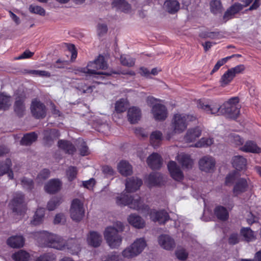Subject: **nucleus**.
I'll return each mask as SVG.
<instances>
[{"instance_id":"25","label":"nucleus","mask_w":261,"mask_h":261,"mask_svg":"<svg viewBox=\"0 0 261 261\" xmlns=\"http://www.w3.org/2000/svg\"><path fill=\"white\" fill-rule=\"evenodd\" d=\"M202 130L199 127L189 129L185 136V140L187 142H192L199 138L201 134Z\"/></svg>"},{"instance_id":"54","label":"nucleus","mask_w":261,"mask_h":261,"mask_svg":"<svg viewBox=\"0 0 261 261\" xmlns=\"http://www.w3.org/2000/svg\"><path fill=\"white\" fill-rule=\"evenodd\" d=\"M36 261H56V256L51 253H44L40 255Z\"/></svg>"},{"instance_id":"17","label":"nucleus","mask_w":261,"mask_h":261,"mask_svg":"<svg viewBox=\"0 0 261 261\" xmlns=\"http://www.w3.org/2000/svg\"><path fill=\"white\" fill-rule=\"evenodd\" d=\"M62 185V183L60 179H51L45 185L44 190L48 193H55L61 190Z\"/></svg>"},{"instance_id":"57","label":"nucleus","mask_w":261,"mask_h":261,"mask_svg":"<svg viewBox=\"0 0 261 261\" xmlns=\"http://www.w3.org/2000/svg\"><path fill=\"white\" fill-rule=\"evenodd\" d=\"M20 182L24 189L30 190L33 188V181L31 179L24 177L21 179Z\"/></svg>"},{"instance_id":"4","label":"nucleus","mask_w":261,"mask_h":261,"mask_svg":"<svg viewBox=\"0 0 261 261\" xmlns=\"http://www.w3.org/2000/svg\"><path fill=\"white\" fill-rule=\"evenodd\" d=\"M195 119L196 117L191 115L175 114L172 121L171 130L167 132L166 139L170 140L175 134L182 133L187 127L188 122Z\"/></svg>"},{"instance_id":"7","label":"nucleus","mask_w":261,"mask_h":261,"mask_svg":"<svg viewBox=\"0 0 261 261\" xmlns=\"http://www.w3.org/2000/svg\"><path fill=\"white\" fill-rule=\"evenodd\" d=\"M70 213L72 220L75 222L81 221L85 214L83 201L79 199H73L71 203Z\"/></svg>"},{"instance_id":"16","label":"nucleus","mask_w":261,"mask_h":261,"mask_svg":"<svg viewBox=\"0 0 261 261\" xmlns=\"http://www.w3.org/2000/svg\"><path fill=\"white\" fill-rule=\"evenodd\" d=\"M171 176L175 180L180 181L184 178V174L179 167L174 161H170L167 165Z\"/></svg>"},{"instance_id":"12","label":"nucleus","mask_w":261,"mask_h":261,"mask_svg":"<svg viewBox=\"0 0 261 261\" xmlns=\"http://www.w3.org/2000/svg\"><path fill=\"white\" fill-rule=\"evenodd\" d=\"M199 168L204 172H210L214 170L215 166L214 159L210 155L202 157L199 161Z\"/></svg>"},{"instance_id":"32","label":"nucleus","mask_w":261,"mask_h":261,"mask_svg":"<svg viewBox=\"0 0 261 261\" xmlns=\"http://www.w3.org/2000/svg\"><path fill=\"white\" fill-rule=\"evenodd\" d=\"M246 163V160L241 155H236L232 159V164L233 167L238 170L245 169Z\"/></svg>"},{"instance_id":"18","label":"nucleus","mask_w":261,"mask_h":261,"mask_svg":"<svg viewBox=\"0 0 261 261\" xmlns=\"http://www.w3.org/2000/svg\"><path fill=\"white\" fill-rule=\"evenodd\" d=\"M127 220L130 225L136 228L141 229L145 226V220L141 216L136 214L129 215Z\"/></svg>"},{"instance_id":"60","label":"nucleus","mask_w":261,"mask_h":261,"mask_svg":"<svg viewBox=\"0 0 261 261\" xmlns=\"http://www.w3.org/2000/svg\"><path fill=\"white\" fill-rule=\"evenodd\" d=\"M245 67L243 64H240L234 67L229 69L235 76L236 74L242 73L245 70Z\"/></svg>"},{"instance_id":"55","label":"nucleus","mask_w":261,"mask_h":261,"mask_svg":"<svg viewBox=\"0 0 261 261\" xmlns=\"http://www.w3.org/2000/svg\"><path fill=\"white\" fill-rule=\"evenodd\" d=\"M50 175V171L49 170L44 169L41 170L38 174L36 180L38 183L42 182L44 180L48 178Z\"/></svg>"},{"instance_id":"51","label":"nucleus","mask_w":261,"mask_h":261,"mask_svg":"<svg viewBox=\"0 0 261 261\" xmlns=\"http://www.w3.org/2000/svg\"><path fill=\"white\" fill-rule=\"evenodd\" d=\"M241 233L247 241H251L254 239V233L249 228L242 229Z\"/></svg>"},{"instance_id":"56","label":"nucleus","mask_w":261,"mask_h":261,"mask_svg":"<svg viewBox=\"0 0 261 261\" xmlns=\"http://www.w3.org/2000/svg\"><path fill=\"white\" fill-rule=\"evenodd\" d=\"M28 73L30 74L40 77H49L50 76V73L45 70H30Z\"/></svg>"},{"instance_id":"61","label":"nucleus","mask_w":261,"mask_h":261,"mask_svg":"<svg viewBox=\"0 0 261 261\" xmlns=\"http://www.w3.org/2000/svg\"><path fill=\"white\" fill-rule=\"evenodd\" d=\"M65 221V216L62 213H59L55 216L54 220V223L55 224L64 223Z\"/></svg>"},{"instance_id":"45","label":"nucleus","mask_w":261,"mask_h":261,"mask_svg":"<svg viewBox=\"0 0 261 261\" xmlns=\"http://www.w3.org/2000/svg\"><path fill=\"white\" fill-rule=\"evenodd\" d=\"M128 105V101L126 99H120L115 103V110L118 113L123 112L125 111Z\"/></svg>"},{"instance_id":"31","label":"nucleus","mask_w":261,"mask_h":261,"mask_svg":"<svg viewBox=\"0 0 261 261\" xmlns=\"http://www.w3.org/2000/svg\"><path fill=\"white\" fill-rule=\"evenodd\" d=\"M241 150L246 152L260 153L261 148L252 141H247L245 145L241 148Z\"/></svg>"},{"instance_id":"15","label":"nucleus","mask_w":261,"mask_h":261,"mask_svg":"<svg viewBox=\"0 0 261 261\" xmlns=\"http://www.w3.org/2000/svg\"><path fill=\"white\" fill-rule=\"evenodd\" d=\"M87 242L89 246L98 247L102 242V236L99 232L90 231L87 236Z\"/></svg>"},{"instance_id":"38","label":"nucleus","mask_w":261,"mask_h":261,"mask_svg":"<svg viewBox=\"0 0 261 261\" xmlns=\"http://www.w3.org/2000/svg\"><path fill=\"white\" fill-rule=\"evenodd\" d=\"M163 139L162 133L158 130L153 132L150 135V143L153 146H158Z\"/></svg>"},{"instance_id":"62","label":"nucleus","mask_w":261,"mask_h":261,"mask_svg":"<svg viewBox=\"0 0 261 261\" xmlns=\"http://www.w3.org/2000/svg\"><path fill=\"white\" fill-rule=\"evenodd\" d=\"M102 172L107 176H112L114 173V170L109 166H104L102 168Z\"/></svg>"},{"instance_id":"39","label":"nucleus","mask_w":261,"mask_h":261,"mask_svg":"<svg viewBox=\"0 0 261 261\" xmlns=\"http://www.w3.org/2000/svg\"><path fill=\"white\" fill-rule=\"evenodd\" d=\"M121 255L123 258L126 259H131L138 255L131 245L122 251Z\"/></svg>"},{"instance_id":"19","label":"nucleus","mask_w":261,"mask_h":261,"mask_svg":"<svg viewBox=\"0 0 261 261\" xmlns=\"http://www.w3.org/2000/svg\"><path fill=\"white\" fill-rule=\"evenodd\" d=\"M249 185V180L246 178H241L238 179L235 183L233 187V194L238 195L247 191Z\"/></svg>"},{"instance_id":"49","label":"nucleus","mask_w":261,"mask_h":261,"mask_svg":"<svg viewBox=\"0 0 261 261\" xmlns=\"http://www.w3.org/2000/svg\"><path fill=\"white\" fill-rule=\"evenodd\" d=\"M213 142L214 141L212 138H202L196 142L194 146L195 147H206L212 145Z\"/></svg>"},{"instance_id":"3","label":"nucleus","mask_w":261,"mask_h":261,"mask_svg":"<svg viewBox=\"0 0 261 261\" xmlns=\"http://www.w3.org/2000/svg\"><path fill=\"white\" fill-rule=\"evenodd\" d=\"M31 237L40 244L58 250H63L67 246L66 241L62 237L45 230L34 232Z\"/></svg>"},{"instance_id":"40","label":"nucleus","mask_w":261,"mask_h":261,"mask_svg":"<svg viewBox=\"0 0 261 261\" xmlns=\"http://www.w3.org/2000/svg\"><path fill=\"white\" fill-rule=\"evenodd\" d=\"M234 77V76L232 73L231 71L228 69L221 76L220 81L221 86L224 87L227 85L232 81Z\"/></svg>"},{"instance_id":"29","label":"nucleus","mask_w":261,"mask_h":261,"mask_svg":"<svg viewBox=\"0 0 261 261\" xmlns=\"http://www.w3.org/2000/svg\"><path fill=\"white\" fill-rule=\"evenodd\" d=\"M163 8L169 13H174L179 9V4L176 0H166Z\"/></svg>"},{"instance_id":"37","label":"nucleus","mask_w":261,"mask_h":261,"mask_svg":"<svg viewBox=\"0 0 261 261\" xmlns=\"http://www.w3.org/2000/svg\"><path fill=\"white\" fill-rule=\"evenodd\" d=\"M30 257L29 253L24 250H19L12 255L15 261H29Z\"/></svg>"},{"instance_id":"30","label":"nucleus","mask_w":261,"mask_h":261,"mask_svg":"<svg viewBox=\"0 0 261 261\" xmlns=\"http://www.w3.org/2000/svg\"><path fill=\"white\" fill-rule=\"evenodd\" d=\"M117 168L120 173L123 176L129 175L133 172L132 166L125 161H121Z\"/></svg>"},{"instance_id":"24","label":"nucleus","mask_w":261,"mask_h":261,"mask_svg":"<svg viewBox=\"0 0 261 261\" xmlns=\"http://www.w3.org/2000/svg\"><path fill=\"white\" fill-rule=\"evenodd\" d=\"M7 243L12 248H20L24 245V239L21 235L13 236L8 239Z\"/></svg>"},{"instance_id":"50","label":"nucleus","mask_w":261,"mask_h":261,"mask_svg":"<svg viewBox=\"0 0 261 261\" xmlns=\"http://www.w3.org/2000/svg\"><path fill=\"white\" fill-rule=\"evenodd\" d=\"M78 145L77 147L80 151V154L83 155H87L89 154L90 151L89 150L88 147H87L86 143L81 139H80L78 141Z\"/></svg>"},{"instance_id":"42","label":"nucleus","mask_w":261,"mask_h":261,"mask_svg":"<svg viewBox=\"0 0 261 261\" xmlns=\"http://www.w3.org/2000/svg\"><path fill=\"white\" fill-rule=\"evenodd\" d=\"M37 138V135L35 133L26 134L21 140V144L24 145H29L35 142Z\"/></svg>"},{"instance_id":"43","label":"nucleus","mask_w":261,"mask_h":261,"mask_svg":"<svg viewBox=\"0 0 261 261\" xmlns=\"http://www.w3.org/2000/svg\"><path fill=\"white\" fill-rule=\"evenodd\" d=\"M211 11L214 14L221 13L222 11V6L219 0H212L210 3Z\"/></svg>"},{"instance_id":"48","label":"nucleus","mask_w":261,"mask_h":261,"mask_svg":"<svg viewBox=\"0 0 261 261\" xmlns=\"http://www.w3.org/2000/svg\"><path fill=\"white\" fill-rule=\"evenodd\" d=\"M11 165V161L9 159L4 162L0 161V176L7 173L10 170Z\"/></svg>"},{"instance_id":"64","label":"nucleus","mask_w":261,"mask_h":261,"mask_svg":"<svg viewBox=\"0 0 261 261\" xmlns=\"http://www.w3.org/2000/svg\"><path fill=\"white\" fill-rule=\"evenodd\" d=\"M240 237L237 233H232L230 235L228 241L230 244H236L240 241Z\"/></svg>"},{"instance_id":"36","label":"nucleus","mask_w":261,"mask_h":261,"mask_svg":"<svg viewBox=\"0 0 261 261\" xmlns=\"http://www.w3.org/2000/svg\"><path fill=\"white\" fill-rule=\"evenodd\" d=\"M214 213L217 217L220 220H226L228 218V212L223 206H216L215 208Z\"/></svg>"},{"instance_id":"59","label":"nucleus","mask_w":261,"mask_h":261,"mask_svg":"<svg viewBox=\"0 0 261 261\" xmlns=\"http://www.w3.org/2000/svg\"><path fill=\"white\" fill-rule=\"evenodd\" d=\"M108 31L107 25L105 23H98L97 26V33L98 36L106 34Z\"/></svg>"},{"instance_id":"22","label":"nucleus","mask_w":261,"mask_h":261,"mask_svg":"<svg viewBox=\"0 0 261 261\" xmlns=\"http://www.w3.org/2000/svg\"><path fill=\"white\" fill-rule=\"evenodd\" d=\"M163 181V176L160 173H152L145 179V183L149 187L160 185Z\"/></svg>"},{"instance_id":"27","label":"nucleus","mask_w":261,"mask_h":261,"mask_svg":"<svg viewBox=\"0 0 261 261\" xmlns=\"http://www.w3.org/2000/svg\"><path fill=\"white\" fill-rule=\"evenodd\" d=\"M243 5L240 3H235L230 7L224 13L223 19L225 21L232 18L233 16L243 8Z\"/></svg>"},{"instance_id":"53","label":"nucleus","mask_w":261,"mask_h":261,"mask_svg":"<svg viewBox=\"0 0 261 261\" xmlns=\"http://www.w3.org/2000/svg\"><path fill=\"white\" fill-rule=\"evenodd\" d=\"M176 257L181 260H186L188 256V253L183 248H178L175 252Z\"/></svg>"},{"instance_id":"14","label":"nucleus","mask_w":261,"mask_h":261,"mask_svg":"<svg viewBox=\"0 0 261 261\" xmlns=\"http://www.w3.org/2000/svg\"><path fill=\"white\" fill-rule=\"evenodd\" d=\"M151 113L156 120H164L167 117L166 108L162 104H155L151 108Z\"/></svg>"},{"instance_id":"23","label":"nucleus","mask_w":261,"mask_h":261,"mask_svg":"<svg viewBox=\"0 0 261 261\" xmlns=\"http://www.w3.org/2000/svg\"><path fill=\"white\" fill-rule=\"evenodd\" d=\"M162 162L161 156L156 153L151 154L147 160V164L152 169H159L162 166Z\"/></svg>"},{"instance_id":"5","label":"nucleus","mask_w":261,"mask_h":261,"mask_svg":"<svg viewBox=\"0 0 261 261\" xmlns=\"http://www.w3.org/2000/svg\"><path fill=\"white\" fill-rule=\"evenodd\" d=\"M103 234L107 244L111 249H117L121 246L122 237L111 226L106 227Z\"/></svg>"},{"instance_id":"46","label":"nucleus","mask_w":261,"mask_h":261,"mask_svg":"<svg viewBox=\"0 0 261 261\" xmlns=\"http://www.w3.org/2000/svg\"><path fill=\"white\" fill-rule=\"evenodd\" d=\"M29 10L31 13L37 14L42 16H45L46 14V11L43 8L35 4L30 5Z\"/></svg>"},{"instance_id":"26","label":"nucleus","mask_w":261,"mask_h":261,"mask_svg":"<svg viewBox=\"0 0 261 261\" xmlns=\"http://www.w3.org/2000/svg\"><path fill=\"white\" fill-rule=\"evenodd\" d=\"M141 117V112L139 108L132 107L128 110L127 117L131 123H137L140 119Z\"/></svg>"},{"instance_id":"41","label":"nucleus","mask_w":261,"mask_h":261,"mask_svg":"<svg viewBox=\"0 0 261 261\" xmlns=\"http://www.w3.org/2000/svg\"><path fill=\"white\" fill-rule=\"evenodd\" d=\"M11 105V97L3 94H0V110H5Z\"/></svg>"},{"instance_id":"6","label":"nucleus","mask_w":261,"mask_h":261,"mask_svg":"<svg viewBox=\"0 0 261 261\" xmlns=\"http://www.w3.org/2000/svg\"><path fill=\"white\" fill-rule=\"evenodd\" d=\"M10 207L13 212L19 215H23L26 207L24 201V195L20 192L14 193L12 200L9 203Z\"/></svg>"},{"instance_id":"9","label":"nucleus","mask_w":261,"mask_h":261,"mask_svg":"<svg viewBox=\"0 0 261 261\" xmlns=\"http://www.w3.org/2000/svg\"><path fill=\"white\" fill-rule=\"evenodd\" d=\"M142 185V181L138 178L137 177H133L131 178H129L127 179L126 183H125V190L126 192L131 193L134 192L137 190L139 189L140 186ZM127 195L129 197H131L133 198L136 195H134L132 196L127 194L126 193L123 192L120 195L118 196L116 198V202L117 203V198L119 196H121L122 195ZM139 196L138 195H137Z\"/></svg>"},{"instance_id":"34","label":"nucleus","mask_w":261,"mask_h":261,"mask_svg":"<svg viewBox=\"0 0 261 261\" xmlns=\"http://www.w3.org/2000/svg\"><path fill=\"white\" fill-rule=\"evenodd\" d=\"M112 5L117 9L124 13L129 12L131 9L130 5L124 0H114Z\"/></svg>"},{"instance_id":"47","label":"nucleus","mask_w":261,"mask_h":261,"mask_svg":"<svg viewBox=\"0 0 261 261\" xmlns=\"http://www.w3.org/2000/svg\"><path fill=\"white\" fill-rule=\"evenodd\" d=\"M62 200L61 197H55L51 198L48 202L47 205V209L49 211H54L62 202Z\"/></svg>"},{"instance_id":"28","label":"nucleus","mask_w":261,"mask_h":261,"mask_svg":"<svg viewBox=\"0 0 261 261\" xmlns=\"http://www.w3.org/2000/svg\"><path fill=\"white\" fill-rule=\"evenodd\" d=\"M45 211L43 208H38L31 221V224L34 226L41 224L44 221Z\"/></svg>"},{"instance_id":"13","label":"nucleus","mask_w":261,"mask_h":261,"mask_svg":"<svg viewBox=\"0 0 261 261\" xmlns=\"http://www.w3.org/2000/svg\"><path fill=\"white\" fill-rule=\"evenodd\" d=\"M160 246L167 250H173L176 246L174 240L169 235L162 234L158 237Z\"/></svg>"},{"instance_id":"35","label":"nucleus","mask_w":261,"mask_h":261,"mask_svg":"<svg viewBox=\"0 0 261 261\" xmlns=\"http://www.w3.org/2000/svg\"><path fill=\"white\" fill-rule=\"evenodd\" d=\"M59 147L69 154H72L75 151V148L70 142L60 140L58 141Z\"/></svg>"},{"instance_id":"33","label":"nucleus","mask_w":261,"mask_h":261,"mask_svg":"<svg viewBox=\"0 0 261 261\" xmlns=\"http://www.w3.org/2000/svg\"><path fill=\"white\" fill-rule=\"evenodd\" d=\"M137 253L139 255L147 246L146 242L144 238L136 239L131 244Z\"/></svg>"},{"instance_id":"2","label":"nucleus","mask_w":261,"mask_h":261,"mask_svg":"<svg viewBox=\"0 0 261 261\" xmlns=\"http://www.w3.org/2000/svg\"><path fill=\"white\" fill-rule=\"evenodd\" d=\"M238 103V98L234 97L230 98L221 106L216 102L208 105L200 100L198 102L197 106L208 114L224 115L228 117L236 119L240 113Z\"/></svg>"},{"instance_id":"10","label":"nucleus","mask_w":261,"mask_h":261,"mask_svg":"<svg viewBox=\"0 0 261 261\" xmlns=\"http://www.w3.org/2000/svg\"><path fill=\"white\" fill-rule=\"evenodd\" d=\"M43 143L46 146H51L60 136L56 129H46L43 133Z\"/></svg>"},{"instance_id":"52","label":"nucleus","mask_w":261,"mask_h":261,"mask_svg":"<svg viewBox=\"0 0 261 261\" xmlns=\"http://www.w3.org/2000/svg\"><path fill=\"white\" fill-rule=\"evenodd\" d=\"M120 62L124 66L131 67L135 64L134 59L128 55H122L120 57Z\"/></svg>"},{"instance_id":"44","label":"nucleus","mask_w":261,"mask_h":261,"mask_svg":"<svg viewBox=\"0 0 261 261\" xmlns=\"http://www.w3.org/2000/svg\"><path fill=\"white\" fill-rule=\"evenodd\" d=\"M227 141L234 145L239 146L243 144L244 140L236 133H231L227 137Z\"/></svg>"},{"instance_id":"58","label":"nucleus","mask_w":261,"mask_h":261,"mask_svg":"<svg viewBox=\"0 0 261 261\" xmlns=\"http://www.w3.org/2000/svg\"><path fill=\"white\" fill-rule=\"evenodd\" d=\"M77 169L74 167H70L66 171V175L69 180H73L76 176Z\"/></svg>"},{"instance_id":"11","label":"nucleus","mask_w":261,"mask_h":261,"mask_svg":"<svg viewBox=\"0 0 261 261\" xmlns=\"http://www.w3.org/2000/svg\"><path fill=\"white\" fill-rule=\"evenodd\" d=\"M31 109L32 114L36 118H40L45 116V106L37 99L32 100Z\"/></svg>"},{"instance_id":"1","label":"nucleus","mask_w":261,"mask_h":261,"mask_svg":"<svg viewBox=\"0 0 261 261\" xmlns=\"http://www.w3.org/2000/svg\"><path fill=\"white\" fill-rule=\"evenodd\" d=\"M117 204L120 206L127 205L129 208L142 213H147L153 221L158 222L160 224L165 223L169 218L168 214L165 210L158 211L150 210L147 205L143 203L140 196H136L132 198L122 195L117 198Z\"/></svg>"},{"instance_id":"20","label":"nucleus","mask_w":261,"mask_h":261,"mask_svg":"<svg viewBox=\"0 0 261 261\" xmlns=\"http://www.w3.org/2000/svg\"><path fill=\"white\" fill-rule=\"evenodd\" d=\"M25 97L23 94L21 93L17 96L14 105V111L20 116H22L25 111V107L24 103Z\"/></svg>"},{"instance_id":"63","label":"nucleus","mask_w":261,"mask_h":261,"mask_svg":"<svg viewBox=\"0 0 261 261\" xmlns=\"http://www.w3.org/2000/svg\"><path fill=\"white\" fill-rule=\"evenodd\" d=\"M112 228L115 229L117 233L123 231L124 226L121 222L117 221L115 222L113 226H111Z\"/></svg>"},{"instance_id":"8","label":"nucleus","mask_w":261,"mask_h":261,"mask_svg":"<svg viewBox=\"0 0 261 261\" xmlns=\"http://www.w3.org/2000/svg\"><path fill=\"white\" fill-rule=\"evenodd\" d=\"M103 65H99L97 64L95 60L93 62H90L87 67L81 68L79 71L81 72L88 74L90 76L97 75V77H102L103 75L109 76L112 74L111 72H97V70L100 68H103Z\"/></svg>"},{"instance_id":"21","label":"nucleus","mask_w":261,"mask_h":261,"mask_svg":"<svg viewBox=\"0 0 261 261\" xmlns=\"http://www.w3.org/2000/svg\"><path fill=\"white\" fill-rule=\"evenodd\" d=\"M176 159L183 168L188 169L192 168L193 165V161L189 155L184 153H180L177 155Z\"/></svg>"}]
</instances>
